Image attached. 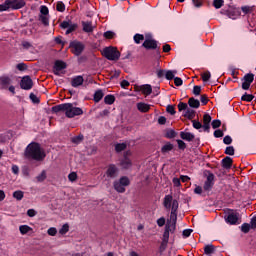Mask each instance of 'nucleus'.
Returning a JSON list of instances; mask_svg holds the SVG:
<instances>
[{
  "label": "nucleus",
  "mask_w": 256,
  "mask_h": 256,
  "mask_svg": "<svg viewBox=\"0 0 256 256\" xmlns=\"http://www.w3.org/2000/svg\"><path fill=\"white\" fill-rule=\"evenodd\" d=\"M82 27H83L84 33H93L95 29L93 22H89V21H82Z\"/></svg>",
  "instance_id": "nucleus-16"
},
{
  "label": "nucleus",
  "mask_w": 256,
  "mask_h": 256,
  "mask_svg": "<svg viewBox=\"0 0 256 256\" xmlns=\"http://www.w3.org/2000/svg\"><path fill=\"white\" fill-rule=\"evenodd\" d=\"M173 196L172 195H166L163 200V206L165 209H173Z\"/></svg>",
  "instance_id": "nucleus-17"
},
{
  "label": "nucleus",
  "mask_w": 256,
  "mask_h": 256,
  "mask_svg": "<svg viewBox=\"0 0 256 256\" xmlns=\"http://www.w3.org/2000/svg\"><path fill=\"white\" fill-rule=\"evenodd\" d=\"M175 75H177V70H168L165 77L168 81H171V79H175Z\"/></svg>",
  "instance_id": "nucleus-27"
},
{
  "label": "nucleus",
  "mask_w": 256,
  "mask_h": 256,
  "mask_svg": "<svg viewBox=\"0 0 256 256\" xmlns=\"http://www.w3.org/2000/svg\"><path fill=\"white\" fill-rule=\"evenodd\" d=\"M47 233L51 237H55L57 235V228L51 227V228L48 229Z\"/></svg>",
  "instance_id": "nucleus-48"
},
{
  "label": "nucleus",
  "mask_w": 256,
  "mask_h": 256,
  "mask_svg": "<svg viewBox=\"0 0 256 256\" xmlns=\"http://www.w3.org/2000/svg\"><path fill=\"white\" fill-rule=\"evenodd\" d=\"M166 111H167V113H170V115H175V107L173 106V105H168L167 107H166Z\"/></svg>",
  "instance_id": "nucleus-50"
},
{
  "label": "nucleus",
  "mask_w": 256,
  "mask_h": 256,
  "mask_svg": "<svg viewBox=\"0 0 256 256\" xmlns=\"http://www.w3.org/2000/svg\"><path fill=\"white\" fill-rule=\"evenodd\" d=\"M144 39H145V36H143V34H136L134 36V41L137 44L141 43V41H143Z\"/></svg>",
  "instance_id": "nucleus-42"
},
{
  "label": "nucleus",
  "mask_w": 256,
  "mask_h": 256,
  "mask_svg": "<svg viewBox=\"0 0 256 256\" xmlns=\"http://www.w3.org/2000/svg\"><path fill=\"white\" fill-rule=\"evenodd\" d=\"M45 179H47V171L43 170L37 177H36V181L38 183H43V181H45Z\"/></svg>",
  "instance_id": "nucleus-30"
},
{
  "label": "nucleus",
  "mask_w": 256,
  "mask_h": 256,
  "mask_svg": "<svg viewBox=\"0 0 256 256\" xmlns=\"http://www.w3.org/2000/svg\"><path fill=\"white\" fill-rule=\"evenodd\" d=\"M57 11H60V13H63L65 11V4L63 2H58L56 5Z\"/></svg>",
  "instance_id": "nucleus-46"
},
{
  "label": "nucleus",
  "mask_w": 256,
  "mask_h": 256,
  "mask_svg": "<svg viewBox=\"0 0 256 256\" xmlns=\"http://www.w3.org/2000/svg\"><path fill=\"white\" fill-rule=\"evenodd\" d=\"M103 90H97L94 93V101L95 103H99V101H101V99H103Z\"/></svg>",
  "instance_id": "nucleus-28"
},
{
  "label": "nucleus",
  "mask_w": 256,
  "mask_h": 256,
  "mask_svg": "<svg viewBox=\"0 0 256 256\" xmlns=\"http://www.w3.org/2000/svg\"><path fill=\"white\" fill-rule=\"evenodd\" d=\"M83 141V135H79L72 138V143H75L76 145H79Z\"/></svg>",
  "instance_id": "nucleus-45"
},
{
  "label": "nucleus",
  "mask_w": 256,
  "mask_h": 256,
  "mask_svg": "<svg viewBox=\"0 0 256 256\" xmlns=\"http://www.w3.org/2000/svg\"><path fill=\"white\" fill-rule=\"evenodd\" d=\"M67 68V64L61 60H57L54 64L53 73L54 75H61V71Z\"/></svg>",
  "instance_id": "nucleus-14"
},
{
  "label": "nucleus",
  "mask_w": 256,
  "mask_h": 256,
  "mask_svg": "<svg viewBox=\"0 0 256 256\" xmlns=\"http://www.w3.org/2000/svg\"><path fill=\"white\" fill-rule=\"evenodd\" d=\"M204 175L206 177V181L203 186L204 191H211L215 185V174L211 173V171H205Z\"/></svg>",
  "instance_id": "nucleus-6"
},
{
  "label": "nucleus",
  "mask_w": 256,
  "mask_h": 256,
  "mask_svg": "<svg viewBox=\"0 0 256 256\" xmlns=\"http://www.w3.org/2000/svg\"><path fill=\"white\" fill-rule=\"evenodd\" d=\"M161 151H162V153H169V151H173V144H171V143L165 144L162 147Z\"/></svg>",
  "instance_id": "nucleus-35"
},
{
  "label": "nucleus",
  "mask_w": 256,
  "mask_h": 256,
  "mask_svg": "<svg viewBox=\"0 0 256 256\" xmlns=\"http://www.w3.org/2000/svg\"><path fill=\"white\" fill-rule=\"evenodd\" d=\"M40 21L43 25H49V18H47V16L40 15Z\"/></svg>",
  "instance_id": "nucleus-55"
},
{
  "label": "nucleus",
  "mask_w": 256,
  "mask_h": 256,
  "mask_svg": "<svg viewBox=\"0 0 256 256\" xmlns=\"http://www.w3.org/2000/svg\"><path fill=\"white\" fill-rule=\"evenodd\" d=\"M214 137H216V138L223 137V131H221V130H216V131L214 132Z\"/></svg>",
  "instance_id": "nucleus-64"
},
{
  "label": "nucleus",
  "mask_w": 256,
  "mask_h": 256,
  "mask_svg": "<svg viewBox=\"0 0 256 256\" xmlns=\"http://www.w3.org/2000/svg\"><path fill=\"white\" fill-rule=\"evenodd\" d=\"M226 155H235V148L233 146H228L225 149Z\"/></svg>",
  "instance_id": "nucleus-43"
},
{
  "label": "nucleus",
  "mask_w": 256,
  "mask_h": 256,
  "mask_svg": "<svg viewBox=\"0 0 256 256\" xmlns=\"http://www.w3.org/2000/svg\"><path fill=\"white\" fill-rule=\"evenodd\" d=\"M68 179L69 181H77V173L75 172H71L69 175H68Z\"/></svg>",
  "instance_id": "nucleus-59"
},
{
  "label": "nucleus",
  "mask_w": 256,
  "mask_h": 256,
  "mask_svg": "<svg viewBox=\"0 0 256 256\" xmlns=\"http://www.w3.org/2000/svg\"><path fill=\"white\" fill-rule=\"evenodd\" d=\"M225 221L229 223V225H239V213L229 210L225 214Z\"/></svg>",
  "instance_id": "nucleus-7"
},
{
  "label": "nucleus",
  "mask_w": 256,
  "mask_h": 256,
  "mask_svg": "<svg viewBox=\"0 0 256 256\" xmlns=\"http://www.w3.org/2000/svg\"><path fill=\"white\" fill-rule=\"evenodd\" d=\"M192 125L194 127V129H201L203 127V124H201V122L193 120L192 121Z\"/></svg>",
  "instance_id": "nucleus-52"
},
{
  "label": "nucleus",
  "mask_w": 256,
  "mask_h": 256,
  "mask_svg": "<svg viewBox=\"0 0 256 256\" xmlns=\"http://www.w3.org/2000/svg\"><path fill=\"white\" fill-rule=\"evenodd\" d=\"M21 89L25 91H29V89L33 88V80L29 76H24L20 82Z\"/></svg>",
  "instance_id": "nucleus-12"
},
{
  "label": "nucleus",
  "mask_w": 256,
  "mask_h": 256,
  "mask_svg": "<svg viewBox=\"0 0 256 256\" xmlns=\"http://www.w3.org/2000/svg\"><path fill=\"white\" fill-rule=\"evenodd\" d=\"M184 117H187L188 119H193V117H195V110L187 108L184 113Z\"/></svg>",
  "instance_id": "nucleus-32"
},
{
  "label": "nucleus",
  "mask_w": 256,
  "mask_h": 256,
  "mask_svg": "<svg viewBox=\"0 0 256 256\" xmlns=\"http://www.w3.org/2000/svg\"><path fill=\"white\" fill-rule=\"evenodd\" d=\"M125 149H127V144L125 143H120L115 145V151L117 153H121V151H125Z\"/></svg>",
  "instance_id": "nucleus-33"
},
{
  "label": "nucleus",
  "mask_w": 256,
  "mask_h": 256,
  "mask_svg": "<svg viewBox=\"0 0 256 256\" xmlns=\"http://www.w3.org/2000/svg\"><path fill=\"white\" fill-rule=\"evenodd\" d=\"M242 89L244 91H249V87H251V83H253V81H255V75L253 73H248L246 75H244V77L242 78Z\"/></svg>",
  "instance_id": "nucleus-8"
},
{
  "label": "nucleus",
  "mask_w": 256,
  "mask_h": 256,
  "mask_svg": "<svg viewBox=\"0 0 256 256\" xmlns=\"http://www.w3.org/2000/svg\"><path fill=\"white\" fill-rule=\"evenodd\" d=\"M223 143L225 145H231V143H233V139L231 138V136H225L223 139Z\"/></svg>",
  "instance_id": "nucleus-53"
},
{
  "label": "nucleus",
  "mask_w": 256,
  "mask_h": 256,
  "mask_svg": "<svg viewBox=\"0 0 256 256\" xmlns=\"http://www.w3.org/2000/svg\"><path fill=\"white\" fill-rule=\"evenodd\" d=\"M137 109L138 111H141V113H147V111L151 109V106L149 104L140 102L137 104Z\"/></svg>",
  "instance_id": "nucleus-24"
},
{
  "label": "nucleus",
  "mask_w": 256,
  "mask_h": 256,
  "mask_svg": "<svg viewBox=\"0 0 256 256\" xmlns=\"http://www.w3.org/2000/svg\"><path fill=\"white\" fill-rule=\"evenodd\" d=\"M177 209H179V202L177 200H174L172 203L170 220H168L167 224H166V225H168V227L171 228L172 231H173V229L177 228Z\"/></svg>",
  "instance_id": "nucleus-4"
},
{
  "label": "nucleus",
  "mask_w": 256,
  "mask_h": 256,
  "mask_svg": "<svg viewBox=\"0 0 256 256\" xmlns=\"http://www.w3.org/2000/svg\"><path fill=\"white\" fill-rule=\"evenodd\" d=\"M176 136H177V132H175V130H167L166 137H168V139H173Z\"/></svg>",
  "instance_id": "nucleus-41"
},
{
  "label": "nucleus",
  "mask_w": 256,
  "mask_h": 256,
  "mask_svg": "<svg viewBox=\"0 0 256 256\" xmlns=\"http://www.w3.org/2000/svg\"><path fill=\"white\" fill-rule=\"evenodd\" d=\"M130 183L129 178L123 176L119 180L113 182V187L117 193H125V187H129Z\"/></svg>",
  "instance_id": "nucleus-5"
},
{
  "label": "nucleus",
  "mask_w": 256,
  "mask_h": 256,
  "mask_svg": "<svg viewBox=\"0 0 256 256\" xmlns=\"http://www.w3.org/2000/svg\"><path fill=\"white\" fill-rule=\"evenodd\" d=\"M188 105H189V107H192V109H199L201 102H199V100H197L195 98H190L188 100Z\"/></svg>",
  "instance_id": "nucleus-26"
},
{
  "label": "nucleus",
  "mask_w": 256,
  "mask_h": 256,
  "mask_svg": "<svg viewBox=\"0 0 256 256\" xmlns=\"http://www.w3.org/2000/svg\"><path fill=\"white\" fill-rule=\"evenodd\" d=\"M174 83H175L176 87H181V85H183V79H181L179 77H175Z\"/></svg>",
  "instance_id": "nucleus-58"
},
{
  "label": "nucleus",
  "mask_w": 256,
  "mask_h": 256,
  "mask_svg": "<svg viewBox=\"0 0 256 256\" xmlns=\"http://www.w3.org/2000/svg\"><path fill=\"white\" fill-rule=\"evenodd\" d=\"M203 123L210 125V123H211V115L205 114L204 117H203Z\"/></svg>",
  "instance_id": "nucleus-51"
},
{
  "label": "nucleus",
  "mask_w": 256,
  "mask_h": 256,
  "mask_svg": "<svg viewBox=\"0 0 256 256\" xmlns=\"http://www.w3.org/2000/svg\"><path fill=\"white\" fill-rule=\"evenodd\" d=\"M69 231V225L64 224L62 228L59 230L60 235H65Z\"/></svg>",
  "instance_id": "nucleus-49"
},
{
  "label": "nucleus",
  "mask_w": 256,
  "mask_h": 256,
  "mask_svg": "<svg viewBox=\"0 0 256 256\" xmlns=\"http://www.w3.org/2000/svg\"><path fill=\"white\" fill-rule=\"evenodd\" d=\"M170 233H175V229H171V226L166 225L165 226V231L163 234V243H169V234Z\"/></svg>",
  "instance_id": "nucleus-19"
},
{
  "label": "nucleus",
  "mask_w": 256,
  "mask_h": 256,
  "mask_svg": "<svg viewBox=\"0 0 256 256\" xmlns=\"http://www.w3.org/2000/svg\"><path fill=\"white\" fill-rule=\"evenodd\" d=\"M19 231L21 235H27V233H29V231H33V229L27 225H21L19 227Z\"/></svg>",
  "instance_id": "nucleus-29"
},
{
  "label": "nucleus",
  "mask_w": 256,
  "mask_h": 256,
  "mask_svg": "<svg viewBox=\"0 0 256 256\" xmlns=\"http://www.w3.org/2000/svg\"><path fill=\"white\" fill-rule=\"evenodd\" d=\"M255 96L251 95V94H247L245 93L242 97L241 100L242 101H247L248 103L251 102L252 99H254Z\"/></svg>",
  "instance_id": "nucleus-37"
},
{
  "label": "nucleus",
  "mask_w": 256,
  "mask_h": 256,
  "mask_svg": "<svg viewBox=\"0 0 256 256\" xmlns=\"http://www.w3.org/2000/svg\"><path fill=\"white\" fill-rule=\"evenodd\" d=\"M30 99H31L32 103H39V98L34 93L30 94Z\"/></svg>",
  "instance_id": "nucleus-61"
},
{
  "label": "nucleus",
  "mask_w": 256,
  "mask_h": 256,
  "mask_svg": "<svg viewBox=\"0 0 256 256\" xmlns=\"http://www.w3.org/2000/svg\"><path fill=\"white\" fill-rule=\"evenodd\" d=\"M11 78L9 76H3L0 78V87L1 89H8L9 84L11 83Z\"/></svg>",
  "instance_id": "nucleus-18"
},
{
  "label": "nucleus",
  "mask_w": 256,
  "mask_h": 256,
  "mask_svg": "<svg viewBox=\"0 0 256 256\" xmlns=\"http://www.w3.org/2000/svg\"><path fill=\"white\" fill-rule=\"evenodd\" d=\"M53 113H65L66 117L68 119H73V117H77L79 115H83V109L80 107L75 106L73 103H64L59 104L54 107H52Z\"/></svg>",
  "instance_id": "nucleus-1"
},
{
  "label": "nucleus",
  "mask_w": 256,
  "mask_h": 256,
  "mask_svg": "<svg viewBox=\"0 0 256 256\" xmlns=\"http://www.w3.org/2000/svg\"><path fill=\"white\" fill-rule=\"evenodd\" d=\"M140 90L144 95H151V93H153V88L149 84L142 85Z\"/></svg>",
  "instance_id": "nucleus-25"
},
{
  "label": "nucleus",
  "mask_w": 256,
  "mask_h": 256,
  "mask_svg": "<svg viewBox=\"0 0 256 256\" xmlns=\"http://www.w3.org/2000/svg\"><path fill=\"white\" fill-rule=\"evenodd\" d=\"M223 0H214L213 1V5L215 7V9H221L223 7Z\"/></svg>",
  "instance_id": "nucleus-40"
},
{
  "label": "nucleus",
  "mask_w": 256,
  "mask_h": 256,
  "mask_svg": "<svg viewBox=\"0 0 256 256\" xmlns=\"http://www.w3.org/2000/svg\"><path fill=\"white\" fill-rule=\"evenodd\" d=\"M177 144H178L179 149H182V150L187 149V144H185L183 142V140H177Z\"/></svg>",
  "instance_id": "nucleus-56"
},
{
  "label": "nucleus",
  "mask_w": 256,
  "mask_h": 256,
  "mask_svg": "<svg viewBox=\"0 0 256 256\" xmlns=\"http://www.w3.org/2000/svg\"><path fill=\"white\" fill-rule=\"evenodd\" d=\"M180 137L184 141H193L195 139V135L191 132H180Z\"/></svg>",
  "instance_id": "nucleus-21"
},
{
  "label": "nucleus",
  "mask_w": 256,
  "mask_h": 256,
  "mask_svg": "<svg viewBox=\"0 0 256 256\" xmlns=\"http://www.w3.org/2000/svg\"><path fill=\"white\" fill-rule=\"evenodd\" d=\"M9 8V0H6L5 3L0 4V11H8Z\"/></svg>",
  "instance_id": "nucleus-44"
},
{
  "label": "nucleus",
  "mask_w": 256,
  "mask_h": 256,
  "mask_svg": "<svg viewBox=\"0 0 256 256\" xmlns=\"http://www.w3.org/2000/svg\"><path fill=\"white\" fill-rule=\"evenodd\" d=\"M106 177H108L109 179H115L119 177V168H117L115 164L109 165L106 170Z\"/></svg>",
  "instance_id": "nucleus-10"
},
{
  "label": "nucleus",
  "mask_w": 256,
  "mask_h": 256,
  "mask_svg": "<svg viewBox=\"0 0 256 256\" xmlns=\"http://www.w3.org/2000/svg\"><path fill=\"white\" fill-rule=\"evenodd\" d=\"M241 231L242 233H249V231H251V225H249L248 223L242 224Z\"/></svg>",
  "instance_id": "nucleus-38"
},
{
  "label": "nucleus",
  "mask_w": 256,
  "mask_h": 256,
  "mask_svg": "<svg viewBox=\"0 0 256 256\" xmlns=\"http://www.w3.org/2000/svg\"><path fill=\"white\" fill-rule=\"evenodd\" d=\"M83 81V76H76L72 79L71 85L72 87H81V85H83Z\"/></svg>",
  "instance_id": "nucleus-20"
},
{
  "label": "nucleus",
  "mask_w": 256,
  "mask_h": 256,
  "mask_svg": "<svg viewBox=\"0 0 256 256\" xmlns=\"http://www.w3.org/2000/svg\"><path fill=\"white\" fill-rule=\"evenodd\" d=\"M145 49H157V42L151 39V35H146V39L142 44Z\"/></svg>",
  "instance_id": "nucleus-13"
},
{
  "label": "nucleus",
  "mask_w": 256,
  "mask_h": 256,
  "mask_svg": "<svg viewBox=\"0 0 256 256\" xmlns=\"http://www.w3.org/2000/svg\"><path fill=\"white\" fill-rule=\"evenodd\" d=\"M102 55L108 59V61H119L121 52L117 50V47L109 46L102 50Z\"/></svg>",
  "instance_id": "nucleus-3"
},
{
  "label": "nucleus",
  "mask_w": 256,
  "mask_h": 256,
  "mask_svg": "<svg viewBox=\"0 0 256 256\" xmlns=\"http://www.w3.org/2000/svg\"><path fill=\"white\" fill-rule=\"evenodd\" d=\"M211 79V72L206 71L202 74V80L207 83Z\"/></svg>",
  "instance_id": "nucleus-39"
},
{
  "label": "nucleus",
  "mask_w": 256,
  "mask_h": 256,
  "mask_svg": "<svg viewBox=\"0 0 256 256\" xmlns=\"http://www.w3.org/2000/svg\"><path fill=\"white\" fill-rule=\"evenodd\" d=\"M158 227H163L165 225V217H161L157 220Z\"/></svg>",
  "instance_id": "nucleus-62"
},
{
  "label": "nucleus",
  "mask_w": 256,
  "mask_h": 256,
  "mask_svg": "<svg viewBox=\"0 0 256 256\" xmlns=\"http://www.w3.org/2000/svg\"><path fill=\"white\" fill-rule=\"evenodd\" d=\"M41 15H49V8L47 6H41L40 8Z\"/></svg>",
  "instance_id": "nucleus-57"
},
{
  "label": "nucleus",
  "mask_w": 256,
  "mask_h": 256,
  "mask_svg": "<svg viewBox=\"0 0 256 256\" xmlns=\"http://www.w3.org/2000/svg\"><path fill=\"white\" fill-rule=\"evenodd\" d=\"M14 199H17V201H21L23 199V191L18 190L13 193Z\"/></svg>",
  "instance_id": "nucleus-36"
},
{
  "label": "nucleus",
  "mask_w": 256,
  "mask_h": 256,
  "mask_svg": "<svg viewBox=\"0 0 256 256\" xmlns=\"http://www.w3.org/2000/svg\"><path fill=\"white\" fill-rule=\"evenodd\" d=\"M8 5L10 9H22V7H25V1L24 0H8Z\"/></svg>",
  "instance_id": "nucleus-15"
},
{
  "label": "nucleus",
  "mask_w": 256,
  "mask_h": 256,
  "mask_svg": "<svg viewBox=\"0 0 256 256\" xmlns=\"http://www.w3.org/2000/svg\"><path fill=\"white\" fill-rule=\"evenodd\" d=\"M104 102L106 103V105H113L115 103V96L106 95L104 98Z\"/></svg>",
  "instance_id": "nucleus-31"
},
{
  "label": "nucleus",
  "mask_w": 256,
  "mask_h": 256,
  "mask_svg": "<svg viewBox=\"0 0 256 256\" xmlns=\"http://www.w3.org/2000/svg\"><path fill=\"white\" fill-rule=\"evenodd\" d=\"M205 255H212V253H215V247L213 245H207L204 248Z\"/></svg>",
  "instance_id": "nucleus-34"
},
{
  "label": "nucleus",
  "mask_w": 256,
  "mask_h": 256,
  "mask_svg": "<svg viewBox=\"0 0 256 256\" xmlns=\"http://www.w3.org/2000/svg\"><path fill=\"white\" fill-rule=\"evenodd\" d=\"M27 215L28 217H35V215H37V212L34 209H29L27 211Z\"/></svg>",
  "instance_id": "nucleus-63"
},
{
  "label": "nucleus",
  "mask_w": 256,
  "mask_h": 256,
  "mask_svg": "<svg viewBox=\"0 0 256 256\" xmlns=\"http://www.w3.org/2000/svg\"><path fill=\"white\" fill-rule=\"evenodd\" d=\"M188 108L189 106L187 105V103L180 102L178 104L179 111H187Z\"/></svg>",
  "instance_id": "nucleus-47"
},
{
  "label": "nucleus",
  "mask_w": 256,
  "mask_h": 256,
  "mask_svg": "<svg viewBox=\"0 0 256 256\" xmlns=\"http://www.w3.org/2000/svg\"><path fill=\"white\" fill-rule=\"evenodd\" d=\"M70 49H72V53H74V55L79 57V55L83 53L85 46L81 42L74 41L70 43Z\"/></svg>",
  "instance_id": "nucleus-9"
},
{
  "label": "nucleus",
  "mask_w": 256,
  "mask_h": 256,
  "mask_svg": "<svg viewBox=\"0 0 256 256\" xmlns=\"http://www.w3.org/2000/svg\"><path fill=\"white\" fill-rule=\"evenodd\" d=\"M233 165V159L229 156L225 157L222 160V166L224 167V169H231Z\"/></svg>",
  "instance_id": "nucleus-22"
},
{
  "label": "nucleus",
  "mask_w": 256,
  "mask_h": 256,
  "mask_svg": "<svg viewBox=\"0 0 256 256\" xmlns=\"http://www.w3.org/2000/svg\"><path fill=\"white\" fill-rule=\"evenodd\" d=\"M131 160L127 157L123 158L120 162V167H122V169H131Z\"/></svg>",
  "instance_id": "nucleus-23"
},
{
  "label": "nucleus",
  "mask_w": 256,
  "mask_h": 256,
  "mask_svg": "<svg viewBox=\"0 0 256 256\" xmlns=\"http://www.w3.org/2000/svg\"><path fill=\"white\" fill-rule=\"evenodd\" d=\"M60 27L62 29H67L66 35H69V33H73V31H75L77 29V24L71 22V20H68V21H63L60 24Z\"/></svg>",
  "instance_id": "nucleus-11"
},
{
  "label": "nucleus",
  "mask_w": 256,
  "mask_h": 256,
  "mask_svg": "<svg viewBox=\"0 0 256 256\" xmlns=\"http://www.w3.org/2000/svg\"><path fill=\"white\" fill-rule=\"evenodd\" d=\"M212 127L214 129H219V127H221V120H213L212 121Z\"/></svg>",
  "instance_id": "nucleus-54"
},
{
  "label": "nucleus",
  "mask_w": 256,
  "mask_h": 256,
  "mask_svg": "<svg viewBox=\"0 0 256 256\" xmlns=\"http://www.w3.org/2000/svg\"><path fill=\"white\" fill-rule=\"evenodd\" d=\"M193 95H201V86H194Z\"/></svg>",
  "instance_id": "nucleus-60"
},
{
  "label": "nucleus",
  "mask_w": 256,
  "mask_h": 256,
  "mask_svg": "<svg viewBox=\"0 0 256 256\" xmlns=\"http://www.w3.org/2000/svg\"><path fill=\"white\" fill-rule=\"evenodd\" d=\"M24 157L33 161H43L45 159V151L41 149L39 143L32 142L26 147Z\"/></svg>",
  "instance_id": "nucleus-2"
}]
</instances>
